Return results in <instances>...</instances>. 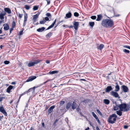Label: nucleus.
Here are the masks:
<instances>
[{
  "instance_id": "f257e3e1",
  "label": "nucleus",
  "mask_w": 130,
  "mask_h": 130,
  "mask_svg": "<svg viewBox=\"0 0 130 130\" xmlns=\"http://www.w3.org/2000/svg\"><path fill=\"white\" fill-rule=\"evenodd\" d=\"M101 24L104 27L109 28L113 26V22L112 20L110 19H104L102 20Z\"/></svg>"
},
{
  "instance_id": "f03ea898",
  "label": "nucleus",
  "mask_w": 130,
  "mask_h": 130,
  "mask_svg": "<svg viewBox=\"0 0 130 130\" xmlns=\"http://www.w3.org/2000/svg\"><path fill=\"white\" fill-rule=\"evenodd\" d=\"M118 107L121 111H127L129 110L130 108L129 106L125 103L119 105Z\"/></svg>"
},
{
  "instance_id": "7ed1b4c3",
  "label": "nucleus",
  "mask_w": 130,
  "mask_h": 130,
  "mask_svg": "<svg viewBox=\"0 0 130 130\" xmlns=\"http://www.w3.org/2000/svg\"><path fill=\"white\" fill-rule=\"evenodd\" d=\"M117 118V116L116 115L113 114L109 116L108 119V121L110 123H113L116 121Z\"/></svg>"
},
{
  "instance_id": "20e7f679",
  "label": "nucleus",
  "mask_w": 130,
  "mask_h": 130,
  "mask_svg": "<svg viewBox=\"0 0 130 130\" xmlns=\"http://www.w3.org/2000/svg\"><path fill=\"white\" fill-rule=\"evenodd\" d=\"M42 60H37L34 61H30L28 64L27 66L29 67L33 66L35 65L40 62Z\"/></svg>"
},
{
  "instance_id": "39448f33",
  "label": "nucleus",
  "mask_w": 130,
  "mask_h": 130,
  "mask_svg": "<svg viewBox=\"0 0 130 130\" xmlns=\"http://www.w3.org/2000/svg\"><path fill=\"white\" fill-rule=\"evenodd\" d=\"M116 91H112L111 92L110 94L111 95L114 96L116 98H120V97L119 96V95L117 93Z\"/></svg>"
},
{
  "instance_id": "423d86ee",
  "label": "nucleus",
  "mask_w": 130,
  "mask_h": 130,
  "mask_svg": "<svg viewBox=\"0 0 130 130\" xmlns=\"http://www.w3.org/2000/svg\"><path fill=\"white\" fill-rule=\"evenodd\" d=\"M73 27L74 29L76 30H77L79 26V23L76 21H74L73 22Z\"/></svg>"
},
{
  "instance_id": "0eeeda50",
  "label": "nucleus",
  "mask_w": 130,
  "mask_h": 130,
  "mask_svg": "<svg viewBox=\"0 0 130 130\" xmlns=\"http://www.w3.org/2000/svg\"><path fill=\"white\" fill-rule=\"evenodd\" d=\"M0 111L3 113L5 116H7V113L6 112L3 106L0 107Z\"/></svg>"
},
{
  "instance_id": "6e6552de",
  "label": "nucleus",
  "mask_w": 130,
  "mask_h": 130,
  "mask_svg": "<svg viewBox=\"0 0 130 130\" xmlns=\"http://www.w3.org/2000/svg\"><path fill=\"white\" fill-rule=\"evenodd\" d=\"M123 92L125 93L128 92V88L126 86L123 85L121 87Z\"/></svg>"
},
{
  "instance_id": "1a4fd4ad",
  "label": "nucleus",
  "mask_w": 130,
  "mask_h": 130,
  "mask_svg": "<svg viewBox=\"0 0 130 130\" xmlns=\"http://www.w3.org/2000/svg\"><path fill=\"white\" fill-rule=\"evenodd\" d=\"M36 77L35 76H32L29 77L26 80V82L31 81L36 78Z\"/></svg>"
},
{
  "instance_id": "9d476101",
  "label": "nucleus",
  "mask_w": 130,
  "mask_h": 130,
  "mask_svg": "<svg viewBox=\"0 0 130 130\" xmlns=\"http://www.w3.org/2000/svg\"><path fill=\"white\" fill-rule=\"evenodd\" d=\"M103 16L102 14H100L97 15V18L96 20L97 21H100L102 19Z\"/></svg>"
},
{
  "instance_id": "9b49d317",
  "label": "nucleus",
  "mask_w": 130,
  "mask_h": 130,
  "mask_svg": "<svg viewBox=\"0 0 130 130\" xmlns=\"http://www.w3.org/2000/svg\"><path fill=\"white\" fill-rule=\"evenodd\" d=\"M6 14L5 12H2L0 14V19L1 20H3L4 19V16Z\"/></svg>"
},
{
  "instance_id": "f8f14e48",
  "label": "nucleus",
  "mask_w": 130,
  "mask_h": 130,
  "mask_svg": "<svg viewBox=\"0 0 130 130\" xmlns=\"http://www.w3.org/2000/svg\"><path fill=\"white\" fill-rule=\"evenodd\" d=\"M72 108L73 109H75L77 106V105L76 103L75 102H73L72 105H71Z\"/></svg>"
},
{
  "instance_id": "ddd939ff",
  "label": "nucleus",
  "mask_w": 130,
  "mask_h": 130,
  "mask_svg": "<svg viewBox=\"0 0 130 130\" xmlns=\"http://www.w3.org/2000/svg\"><path fill=\"white\" fill-rule=\"evenodd\" d=\"M112 88L111 86H108L106 88L105 91L106 92H108L112 90Z\"/></svg>"
},
{
  "instance_id": "4468645a",
  "label": "nucleus",
  "mask_w": 130,
  "mask_h": 130,
  "mask_svg": "<svg viewBox=\"0 0 130 130\" xmlns=\"http://www.w3.org/2000/svg\"><path fill=\"white\" fill-rule=\"evenodd\" d=\"M4 29L5 30H7L9 29V26L7 24H5L3 25Z\"/></svg>"
},
{
  "instance_id": "2eb2a0df",
  "label": "nucleus",
  "mask_w": 130,
  "mask_h": 130,
  "mask_svg": "<svg viewBox=\"0 0 130 130\" xmlns=\"http://www.w3.org/2000/svg\"><path fill=\"white\" fill-rule=\"evenodd\" d=\"M43 85V84H41L40 85H39L37 86H34L32 88H30L29 89V90H28V91H27V92H29L32 89H33L34 90V91L35 89L37 87H39L41 85Z\"/></svg>"
},
{
  "instance_id": "dca6fc26",
  "label": "nucleus",
  "mask_w": 130,
  "mask_h": 130,
  "mask_svg": "<svg viewBox=\"0 0 130 130\" xmlns=\"http://www.w3.org/2000/svg\"><path fill=\"white\" fill-rule=\"evenodd\" d=\"M56 19L53 23L51 25L48 27L47 29L46 30H48L49 29L53 27H54L55 24L56 23Z\"/></svg>"
},
{
  "instance_id": "f3484780",
  "label": "nucleus",
  "mask_w": 130,
  "mask_h": 130,
  "mask_svg": "<svg viewBox=\"0 0 130 130\" xmlns=\"http://www.w3.org/2000/svg\"><path fill=\"white\" fill-rule=\"evenodd\" d=\"M55 107L54 106H52L49 108L48 110L49 113H50L52 111L53 109L55 108Z\"/></svg>"
},
{
  "instance_id": "a211bd4d",
  "label": "nucleus",
  "mask_w": 130,
  "mask_h": 130,
  "mask_svg": "<svg viewBox=\"0 0 130 130\" xmlns=\"http://www.w3.org/2000/svg\"><path fill=\"white\" fill-rule=\"evenodd\" d=\"M5 11L8 14L11 13V12L10 9L8 8H4Z\"/></svg>"
},
{
  "instance_id": "6ab92c4d",
  "label": "nucleus",
  "mask_w": 130,
  "mask_h": 130,
  "mask_svg": "<svg viewBox=\"0 0 130 130\" xmlns=\"http://www.w3.org/2000/svg\"><path fill=\"white\" fill-rule=\"evenodd\" d=\"M39 15V14H36L34 15L33 18V21L35 22L37 19L38 18Z\"/></svg>"
},
{
  "instance_id": "aec40b11",
  "label": "nucleus",
  "mask_w": 130,
  "mask_h": 130,
  "mask_svg": "<svg viewBox=\"0 0 130 130\" xmlns=\"http://www.w3.org/2000/svg\"><path fill=\"white\" fill-rule=\"evenodd\" d=\"M72 16V14L70 12L67 13L66 15V17L65 18H71Z\"/></svg>"
},
{
  "instance_id": "412c9836",
  "label": "nucleus",
  "mask_w": 130,
  "mask_h": 130,
  "mask_svg": "<svg viewBox=\"0 0 130 130\" xmlns=\"http://www.w3.org/2000/svg\"><path fill=\"white\" fill-rule=\"evenodd\" d=\"M103 102L105 104H109L110 103V101L108 99H105L103 100Z\"/></svg>"
},
{
  "instance_id": "4be33fe9",
  "label": "nucleus",
  "mask_w": 130,
  "mask_h": 130,
  "mask_svg": "<svg viewBox=\"0 0 130 130\" xmlns=\"http://www.w3.org/2000/svg\"><path fill=\"white\" fill-rule=\"evenodd\" d=\"M45 27H42L41 28L37 29V31L39 32H42L45 29Z\"/></svg>"
},
{
  "instance_id": "5701e85b",
  "label": "nucleus",
  "mask_w": 130,
  "mask_h": 130,
  "mask_svg": "<svg viewBox=\"0 0 130 130\" xmlns=\"http://www.w3.org/2000/svg\"><path fill=\"white\" fill-rule=\"evenodd\" d=\"M13 87V86H9L7 89V92L8 93H9L10 91V90L12 89Z\"/></svg>"
},
{
  "instance_id": "b1692460",
  "label": "nucleus",
  "mask_w": 130,
  "mask_h": 130,
  "mask_svg": "<svg viewBox=\"0 0 130 130\" xmlns=\"http://www.w3.org/2000/svg\"><path fill=\"white\" fill-rule=\"evenodd\" d=\"M104 46V45L103 44H101L99 46H98L97 48L98 49L101 50L103 48Z\"/></svg>"
},
{
  "instance_id": "393cba45",
  "label": "nucleus",
  "mask_w": 130,
  "mask_h": 130,
  "mask_svg": "<svg viewBox=\"0 0 130 130\" xmlns=\"http://www.w3.org/2000/svg\"><path fill=\"white\" fill-rule=\"evenodd\" d=\"M117 85L115 87V91H118L120 89V87L117 84Z\"/></svg>"
},
{
  "instance_id": "a878e982",
  "label": "nucleus",
  "mask_w": 130,
  "mask_h": 130,
  "mask_svg": "<svg viewBox=\"0 0 130 130\" xmlns=\"http://www.w3.org/2000/svg\"><path fill=\"white\" fill-rule=\"evenodd\" d=\"M59 71L57 70H55L53 71H50L49 72V73L50 74H54L57 73H58Z\"/></svg>"
},
{
  "instance_id": "bb28decb",
  "label": "nucleus",
  "mask_w": 130,
  "mask_h": 130,
  "mask_svg": "<svg viewBox=\"0 0 130 130\" xmlns=\"http://www.w3.org/2000/svg\"><path fill=\"white\" fill-rule=\"evenodd\" d=\"M72 103L71 102H69L66 105V108L68 109L71 106Z\"/></svg>"
},
{
  "instance_id": "cd10ccee",
  "label": "nucleus",
  "mask_w": 130,
  "mask_h": 130,
  "mask_svg": "<svg viewBox=\"0 0 130 130\" xmlns=\"http://www.w3.org/2000/svg\"><path fill=\"white\" fill-rule=\"evenodd\" d=\"M24 22H26L28 16H27V15L26 13L25 12V13L24 14Z\"/></svg>"
},
{
  "instance_id": "c85d7f7f",
  "label": "nucleus",
  "mask_w": 130,
  "mask_h": 130,
  "mask_svg": "<svg viewBox=\"0 0 130 130\" xmlns=\"http://www.w3.org/2000/svg\"><path fill=\"white\" fill-rule=\"evenodd\" d=\"M120 110L117 111L116 112L117 115H119L120 116H121L122 115V112Z\"/></svg>"
},
{
  "instance_id": "c756f323",
  "label": "nucleus",
  "mask_w": 130,
  "mask_h": 130,
  "mask_svg": "<svg viewBox=\"0 0 130 130\" xmlns=\"http://www.w3.org/2000/svg\"><path fill=\"white\" fill-rule=\"evenodd\" d=\"M39 8V6H34L33 9L34 10H36L38 9Z\"/></svg>"
},
{
  "instance_id": "7c9ffc66",
  "label": "nucleus",
  "mask_w": 130,
  "mask_h": 130,
  "mask_svg": "<svg viewBox=\"0 0 130 130\" xmlns=\"http://www.w3.org/2000/svg\"><path fill=\"white\" fill-rule=\"evenodd\" d=\"M94 22H89V25L92 27H93L94 25Z\"/></svg>"
},
{
  "instance_id": "2f4dec72",
  "label": "nucleus",
  "mask_w": 130,
  "mask_h": 130,
  "mask_svg": "<svg viewBox=\"0 0 130 130\" xmlns=\"http://www.w3.org/2000/svg\"><path fill=\"white\" fill-rule=\"evenodd\" d=\"M52 34V33L50 32L46 35V36L47 38L50 37L51 36Z\"/></svg>"
},
{
  "instance_id": "473e14b6",
  "label": "nucleus",
  "mask_w": 130,
  "mask_h": 130,
  "mask_svg": "<svg viewBox=\"0 0 130 130\" xmlns=\"http://www.w3.org/2000/svg\"><path fill=\"white\" fill-rule=\"evenodd\" d=\"M94 117L96 119L98 122L99 123H100V121L99 120L98 117H97V116H95Z\"/></svg>"
},
{
  "instance_id": "72a5a7b5",
  "label": "nucleus",
  "mask_w": 130,
  "mask_h": 130,
  "mask_svg": "<svg viewBox=\"0 0 130 130\" xmlns=\"http://www.w3.org/2000/svg\"><path fill=\"white\" fill-rule=\"evenodd\" d=\"M94 117L96 119L98 122L99 123H100V121L99 120L98 117H97V116H95Z\"/></svg>"
},
{
  "instance_id": "f704fd0d",
  "label": "nucleus",
  "mask_w": 130,
  "mask_h": 130,
  "mask_svg": "<svg viewBox=\"0 0 130 130\" xmlns=\"http://www.w3.org/2000/svg\"><path fill=\"white\" fill-rule=\"evenodd\" d=\"M74 15L75 17H78L79 16V14L77 12H75L74 13Z\"/></svg>"
},
{
  "instance_id": "c9c22d12",
  "label": "nucleus",
  "mask_w": 130,
  "mask_h": 130,
  "mask_svg": "<svg viewBox=\"0 0 130 130\" xmlns=\"http://www.w3.org/2000/svg\"><path fill=\"white\" fill-rule=\"evenodd\" d=\"M119 105L117 106L114 107L113 109L115 110H117L118 109Z\"/></svg>"
},
{
  "instance_id": "e433bc0d",
  "label": "nucleus",
  "mask_w": 130,
  "mask_h": 130,
  "mask_svg": "<svg viewBox=\"0 0 130 130\" xmlns=\"http://www.w3.org/2000/svg\"><path fill=\"white\" fill-rule=\"evenodd\" d=\"M46 15L50 18H51V14L50 13H47L46 14Z\"/></svg>"
},
{
  "instance_id": "4c0bfd02",
  "label": "nucleus",
  "mask_w": 130,
  "mask_h": 130,
  "mask_svg": "<svg viewBox=\"0 0 130 130\" xmlns=\"http://www.w3.org/2000/svg\"><path fill=\"white\" fill-rule=\"evenodd\" d=\"M15 25V23L14 21H13L12 23V28H14Z\"/></svg>"
},
{
  "instance_id": "58836bf2",
  "label": "nucleus",
  "mask_w": 130,
  "mask_h": 130,
  "mask_svg": "<svg viewBox=\"0 0 130 130\" xmlns=\"http://www.w3.org/2000/svg\"><path fill=\"white\" fill-rule=\"evenodd\" d=\"M46 21L44 20L41 21L40 22V23L41 24H44L45 22Z\"/></svg>"
},
{
  "instance_id": "ea45409f",
  "label": "nucleus",
  "mask_w": 130,
  "mask_h": 130,
  "mask_svg": "<svg viewBox=\"0 0 130 130\" xmlns=\"http://www.w3.org/2000/svg\"><path fill=\"white\" fill-rule=\"evenodd\" d=\"M25 8L26 9L29 10L30 8V7L29 6L26 5L25 6Z\"/></svg>"
},
{
  "instance_id": "a19ab883",
  "label": "nucleus",
  "mask_w": 130,
  "mask_h": 130,
  "mask_svg": "<svg viewBox=\"0 0 130 130\" xmlns=\"http://www.w3.org/2000/svg\"><path fill=\"white\" fill-rule=\"evenodd\" d=\"M10 63L9 61L6 60L4 61V63L6 64H9Z\"/></svg>"
},
{
  "instance_id": "79ce46f5",
  "label": "nucleus",
  "mask_w": 130,
  "mask_h": 130,
  "mask_svg": "<svg viewBox=\"0 0 130 130\" xmlns=\"http://www.w3.org/2000/svg\"><path fill=\"white\" fill-rule=\"evenodd\" d=\"M123 51L124 52L127 53H129V50L125 49H124Z\"/></svg>"
},
{
  "instance_id": "37998d69",
  "label": "nucleus",
  "mask_w": 130,
  "mask_h": 130,
  "mask_svg": "<svg viewBox=\"0 0 130 130\" xmlns=\"http://www.w3.org/2000/svg\"><path fill=\"white\" fill-rule=\"evenodd\" d=\"M91 18L93 20L96 19V17L95 16H92L91 17Z\"/></svg>"
},
{
  "instance_id": "c03bdc74",
  "label": "nucleus",
  "mask_w": 130,
  "mask_h": 130,
  "mask_svg": "<svg viewBox=\"0 0 130 130\" xmlns=\"http://www.w3.org/2000/svg\"><path fill=\"white\" fill-rule=\"evenodd\" d=\"M123 47L124 48H128L130 50V46L127 45H124L123 46Z\"/></svg>"
},
{
  "instance_id": "a18cd8bd",
  "label": "nucleus",
  "mask_w": 130,
  "mask_h": 130,
  "mask_svg": "<svg viewBox=\"0 0 130 130\" xmlns=\"http://www.w3.org/2000/svg\"><path fill=\"white\" fill-rule=\"evenodd\" d=\"M96 111H97V112L98 113L99 115H102V114L100 112V111L99 110L97 109Z\"/></svg>"
},
{
  "instance_id": "49530a36",
  "label": "nucleus",
  "mask_w": 130,
  "mask_h": 130,
  "mask_svg": "<svg viewBox=\"0 0 130 130\" xmlns=\"http://www.w3.org/2000/svg\"><path fill=\"white\" fill-rule=\"evenodd\" d=\"M23 30L20 31L19 32V35H21L23 34Z\"/></svg>"
},
{
  "instance_id": "de8ad7c7",
  "label": "nucleus",
  "mask_w": 130,
  "mask_h": 130,
  "mask_svg": "<svg viewBox=\"0 0 130 130\" xmlns=\"http://www.w3.org/2000/svg\"><path fill=\"white\" fill-rule=\"evenodd\" d=\"M64 103V101H61L60 102V104L61 105H63Z\"/></svg>"
},
{
  "instance_id": "09e8293b",
  "label": "nucleus",
  "mask_w": 130,
  "mask_h": 130,
  "mask_svg": "<svg viewBox=\"0 0 130 130\" xmlns=\"http://www.w3.org/2000/svg\"><path fill=\"white\" fill-rule=\"evenodd\" d=\"M45 21H48L49 20V18L47 17H46L45 18Z\"/></svg>"
},
{
  "instance_id": "8fccbe9b",
  "label": "nucleus",
  "mask_w": 130,
  "mask_h": 130,
  "mask_svg": "<svg viewBox=\"0 0 130 130\" xmlns=\"http://www.w3.org/2000/svg\"><path fill=\"white\" fill-rule=\"evenodd\" d=\"M23 15L22 14H19V17L20 18H22Z\"/></svg>"
},
{
  "instance_id": "3c124183",
  "label": "nucleus",
  "mask_w": 130,
  "mask_h": 130,
  "mask_svg": "<svg viewBox=\"0 0 130 130\" xmlns=\"http://www.w3.org/2000/svg\"><path fill=\"white\" fill-rule=\"evenodd\" d=\"M3 99H5V98L3 97H1V98H0V102H1V101H2Z\"/></svg>"
},
{
  "instance_id": "603ef678",
  "label": "nucleus",
  "mask_w": 130,
  "mask_h": 130,
  "mask_svg": "<svg viewBox=\"0 0 130 130\" xmlns=\"http://www.w3.org/2000/svg\"><path fill=\"white\" fill-rule=\"evenodd\" d=\"M92 114L93 116L94 117L96 115V114L94 113L93 112H92Z\"/></svg>"
},
{
  "instance_id": "864d4df0",
  "label": "nucleus",
  "mask_w": 130,
  "mask_h": 130,
  "mask_svg": "<svg viewBox=\"0 0 130 130\" xmlns=\"http://www.w3.org/2000/svg\"><path fill=\"white\" fill-rule=\"evenodd\" d=\"M46 1H47V5L49 4H50V1L49 0H47Z\"/></svg>"
},
{
  "instance_id": "5fc2aeb1",
  "label": "nucleus",
  "mask_w": 130,
  "mask_h": 130,
  "mask_svg": "<svg viewBox=\"0 0 130 130\" xmlns=\"http://www.w3.org/2000/svg\"><path fill=\"white\" fill-rule=\"evenodd\" d=\"M128 126L126 125H125L124 126V128L125 129H127L128 128Z\"/></svg>"
},
{
  "instance_id": "6e6d98bb",
  "label": "nucleus",
  "mask_w": 130,
  "mask_h": 130,
  "mask_svg": "<svg viewBox=\"0 0 130 130\" xmlns=\"http://www.w3.org/2000/svg\"><path fill=\"white\" fill-rule=\"evenodd\" d=\"M13 28H12H12H11L10 29V33H11V31H12L13 30Z\"/></svg>"
},
{
  "instance_id": "4d7b16f0",
  "label": "nucleus",
  "mask_w": 130,
  "mask_h": 130,
  "mask_svg": "<svg viewBox=\"0 0 130 130\" xmlns=\"http://www.w3.org/2000/svg\"><path fill=\"white\" fill-rule=\"evenodd\" d=\"M62 21H59V22H58L57 24V26H56V27L59 24L61 23V22H62Z\"/></svg>"
},
{
  "instance_id": "13d9d810",
  "label": "nucleus",
  "mask_w": 130,
  "mask_h": 130,
  "mask_svg": "<svg viewBox=\"0 0 130 130\" xmlns=\"http://www.w3.org/2000/svg\"><path fill=\"white\" fill-rule=\"evenodd\" d=\"M49 81H50V80H47L46 81L44 82L43 83V84H45L46 83H47V82H48Z\"/></svg>"
},
{
  "instance_id": "bf43d9fd",
  "label": "nucleus",
  "mask_w": 130,
  "mask_h": 130,
  "mask_svg": "<svg viewBox=\"0 0 130 130\" xmlns=\"http://www.w3.org/2000/svg\"><path fill=\"white\" fill-rule=\"evenodd\" d=\"M69 27V28H72L73 27V26L72 25H71L69 27Z\"/></svg>"
},
{
  "instance_id": "052dcab7",
  "label": "nucleus",
  "mask_w": 130,
  "mask_h": 130,
  "mask_svg": "<svg viewBox=\"0 0 130 130\" xmlns=\"http://www.w3.org/2000/svg\"><path fill=\"white\" fill-rule=\"evenodd\" d=\"M63 27H68L69 26L67 25H63Z\"/></svg>"
},
{
  "instance_id": "680f3d73",
  "label": "nucleus",
  "mask_w": 130,
  "mask_h": 130,
  "mask_svg": "<svg viewBox=\"0 0 130 130\" xmlns=\"http://www.w3.org/2000/svg\"><path fill=\"white\" fill-rule=\"evenodd\" d=\"M42 126L43 127H44V123H42Z\"/></svg>"
},
{
  "instance_id": "e2e57ef3",
  "label": "nucleus",
  "mask_w": 130,
  "mask_h": 130,
  "mask_svg": "<svg viewBox=\"0 0 130 130\" xmlns=\"http://www.w3.org/2000/svg\"><path fill=\"white\" fill-rule=\"evenodd\" d=\"M25 24H26V22H24V24H23V26H25Z\"/></svg>"
},
{
  "instance_id": "0e129e2a",
  "label": "nucleus",
  "mask_w": 130,
  "mask_h": 130,
  "mask_svg": "<svg viewBox=\"0 0 130 130\" xmlns=\"http://www.w3.org/2000/svg\"><path fill=\"white\" fill-rule=\"evenodd\" d=\"M46 62L47 63H50V62L49 61L47 60L46 61Z\"/></svg>"
},
{
  "instance_id": "69168bd1",
  "label": "nucleus",
  "mask_w": 130,
  "mask_h": 130,
  "mask_svg": "<svg viewBox=\"0 0 130 130\" xmlns=\"http://www.w3.org/2000/svg\"><path fill=\"white\" fill-rule=\"evenodd\" d=\"M3 47V46L1 45L0 46V47L1 49H2V47Z\"/></svg>"
},
{
  "instance_id": "338daca9",
  "label": "nucleus",
  "mask_w": 130,
  "mask_h": 130,
  "mask_svg": "<svg viewBox=\"0 0 130 130\" xmlns=\"http://www.w3.org/2000/svg\"><path fill=\"white\" fill-rule=\"evenodd\" d=\"M15 84V83L14 82H12L11 83V84L12 85H14Z\"/></svg>"
},
{
  "instance_id": "774afa93",
  "label": "nucleus",
  "mask_w": 130,
  "mask_h": 130,
  "mask_svg": "<svg viewBox=\"0 0 130 130\" xmlns=\"http://www.w3.org/2000/svg\"><path fill=\"white\" fill-rule=\"evenodd\" d=\"M96 129L97 130H100V129H99V127H96Z\"/></svg>"
}]
</instances>
